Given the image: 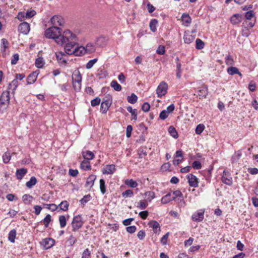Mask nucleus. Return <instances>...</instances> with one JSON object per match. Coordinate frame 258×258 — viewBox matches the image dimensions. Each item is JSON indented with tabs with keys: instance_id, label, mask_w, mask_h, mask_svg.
<instances>
[{
	"instance_id": "nucleus-21",
	"label": "nucleus",
	"mask_w": 258,
	"mask_h": 258,
	"mask_svg": "<svg viewBox=\"0 0 258 258\" xmlns=\"http://www.w3.org/2000/svg\"><path fill=\"white\" fill-rule=\"evenodd\" d=\"M181 21L183 26L187 27L190 24L191 19L188 14L184 13L181 16Z\"/></svg>"
},
{
	"instance_id": "nucleus-37",
	"label": "nucleus",
	"mask_w": 258,
	"mask_h": 258,
	"mask_svg": "<svg viewBox=\"0 0 258 258\" xmlns=\"http://www.w3.org/2000/svg\"><path fill=\"white\" fill-rule=\"evenodd\" d=\"M124 183L126 185L133 188L136 187L138 185V183L136 181L132 179L125 180Z\"/></svg>"
},
{
	"instance_id": "nucleus-15",
	"label": "nucleus",
	"mask_w": 258,
	"mask_h": 258,
	"mask_svg": "<svg viewBox=\"0 0 258 258\" xmlns=\"http://www.w3.org/2000/svg\"><path fill=\"white\" fill-rule=\"evenodd\" d=\"M198 93L200 98H206L208 94V86L205 84L202 85V86L198 88Z\"/></svg>"
},
{
	"instance_id": "nucleus-6",
	"label": "nucleus",
	"mask_w": 258,
	"mask_h": 258,
	"mask_svg": "<svg viewBox=\"0 0 258 258\" xmlns=\"http://www.w3.org/2000/svg\"><path fill=\"white\" fill-rule=\"evenodd\" d=\"M96 50L95 46L92 43H88L86 47L82 46H79V56L83 55L85 53H92L95 52Z\"/></svg>"
},
{
	"instance_id": "nucleus-26",
	"label": "nucleus",
	"mask_w": 258,
	"mask_h": 258,
	"mask_svg": "<svg viewBox=\"0 0 258 258\" xmlns=\"http://www.w3.org/2000/svg\"><path fill=\"white\" fill-rule=\"evenodd\" d=\"M27 170L25 168H21L17 170L16 175L18 179H22L27 173Z\"/></svg>"
},
{
	"instance_id": "nucleus-9",
	"label": "nucleus",
	"mask_w": 258,
	"mask_h": 258,
	"mask_svg": "<svg viewBox=\"0 0 258 258\" xmlns=\"http://www.w3.org/2000/svg\"><path fill=\"white\" fill-rule=\"evenodd\" d=\"M51 23L53 26H62L65 23L64 19L61 16L55 15L51 19Z\"/></svg>"
},
{
	"instance_id": "nucleus-46",
	"label": "nucleus",
	"mask_w": 258,
	"mask_h": 258,
	"mask_svg": "<svg viewBox=\"0 0 258 258\" xmlns=\"http://www.w3.org/2000/svg\"><path fill=\"white\" fill-rule=\"evenodd\" d=\"M100 189L101 193L104 194L106 192L105 182L103 179L100 180Z\"/></svg>"
},
{
	"instance_id": "nucleus-57",
	"label": "nucleus",
	"mask_w": 258,
	"mask_h": 258,
	"mask_svg": "<svg viewBox=\"0 0 258 258\" xmlns=\"http://www.w3.org/2000/svg\"><path fill=\"white\" fill-rule=\"evenodd\" d=\"M148 206V204L144 201H141L138 203L137 207L140 209L144 210Z\"/></svg>"
},
{
	"instance_id": "nucleus-8",
	"label": "nucleus",
	"mask_w": 258,
	"mask_h": 258,
	"mask_svg": "<svg viewBox=\"0 0 258 258\" xmlns=\"http://www.w3.org/2000/svg\"><path fill=\"white\" fill-rule=\"evenodd\" d=\"M25 78V75L23 74H17L16 76V79L14 80L9 84L8 90H12V92L14 93L18 86L17 80H22Z\"/></svg>"
},
{
	"instance_id": "nucleus-19",
	"label": "nucleus",
	"mask_w": 258,
	"mask_h": 258,
	"mask_svg": "<svg viewBox=\"0 0 258 258\" xmlns=\"http://www.w3.org/2000/svg\"><path fill=\"white\" fill-rule=\"evenodd\" d=\"M115 171V166L113 164L107 165L102 169V173L104 174H112Z\"/></svg>"
},
{
	"instance_id": "nucleus-5",
	"label": "nucleus",
	"mask_w": 258,
	"mask_h": 258,
	"mask_svg": "<svg viewBox=\"0 0 258 258\" xmlns=\"http://www.w3.org/2000/svg\"><path fill=\"white\" fill-rule=\"evenodd\" d=\"M83 221L80 215L75 216L72 222V230L74 232L78 231L83 225Z\"/></svg>"
},
{
	"instance_id": "nucleus-35",
	"label": "nucleus",
	"mask_w": 258,
	"mask_h": 258,
	"mask_svg": "<svg viewBox=\"0 0 258 258\" xmlns=\"http://www.w3.org/2000/svg\"><path fill=\"white\" fill-rule=\"evenodd\" d=\"M16 230L15 229H13L9 233L8 235V239L12 243L15 242V238L16 236Z\"/></svg>"
},
{
	"instance_id": "nucleus-47",
	"label": "nucleus",
	"mask_w": 258,
	"mask_h": 258,
	"mask_svg": "<svg viewBox=\"0 0 258 258\" xmlns=\"http://www.w3.org/2000/svg\"><path fill=\"white\" fill-rule=\"evenodd\" d=\"M59 222L61 228H63L66 226L67 220L66 217L63 215H61L59 217Z\"/></svg>"
},
{
	"instance_id": "nucleus-24",
	"label": "nucleus",
	"mask_w": 258,
	"mask_h": 258,
	"mask_svg": "<svg viewBox=\"0 0 258 258\" xmlns=\"http://www.w3.org/2000/svg\"><path fill=\"white\" fill-rule=\"evenodd\" d=\"M96 179V176L94 174L90 175L87 178L85 186L92 187L94 185V181Z\"/></svg>"
},
{
	"instance_id": "nucleus-45",
	"label": "nucleus",
	"mask_w": 258,
	"mask_h": 258,
	"mask_svg": "<svg viewBox=\"0 0 258 258\" xmlns=\"http://www.w3.org/2000/svg\"><path fill=\"white\" fill-rule=\"evenodd\" d=\"M69 205L68 202L67 201H64L60 203L59 206L61 210L63 211H67L68 210Z\"/></svg>"
},
{
	"instance_id": "nucleus-2",
	"label": "nucleus",
	"mask_w": 258,
	"mask_h": 258,
	"mask_svg": "<svg viewBox=\"0 0 258 258\" xmlns=\"http://www.w3.org/2000/svg\"><path fill=\"white\" fill-rule=\"evenodd\" d=\"M61 29L56 26H53L47 29L45 31V36L47 38L53 39L57 44V40L60 37Z\"/></svg>"
},
{
	"instance_id": "nucleus-13",
	"label": "nucleus",
	"mask_w": 258,
	"mask_h": 258,
	"mask_svg": "<svg viewBox=\"0 0 258 258\" xmlns=\"http://www.w3.org/2000/svg\"><path fill=\"white\" fill-rule=\"evenodd\" d=\"M186 178L189 186L196 187L198 186L199 181L196 176L192 174H189L186 175Z\"/></svg>"
},
{
	"instance_id": "nucleus-60",
	"label": "nucleus",
	"mask_w": 258,
	"mask_h": 258,
	"mask_svg": "<svg viewBox=\"0 0 258 258\" xmlns=\"http://www.w3.org/2000/svg\"><path fill=\"white\" fill-rule=\"evenodd\" d=\"M192 167L196 169H200L202 168V164L199 161H195L192 164Z\"/></svg>"
},
{
	"instance_id": "nucleus-55",
	"label": "nucleus",
	"mask_w": 258,
	"mask_h": 258,
	"mask_svg": "<svg viewBox=\"0 0 258 258\" xmlns=\"http://www.w3.org/2000/svg\"><path fill=\"white\" fill-rule=\"evenodd\" d=\"M225 63L227 65L232 66L234 63V60L231 55H227L225 58Z\"/></svg>"
},
{
	"instance_id": "nucleus-62",
	"label": "nucleus",
	"mask_w": 258,
	"mask_h": 258,
	"mask_svg": "<svg viewBox=\"0 0 258 258\" xmlns=\"http://www.w3.org/2000/svg\"><path fill=\"white\" fill-rule=\"evenodd\" d=\"M91 253L88 248L84 250L82 254V258H89Z\"/></svg>"
},
{
	"instance_id": "nucleus-4",
	"label": "nucleus",
	"mask_w": 258,
	"mask_h": 258,
	"mask_svg": "<svg viewBox=\"0 0 258 258\" xmlns=\"http://www.w3.org/2000/svg\"><path fill=\"white\" fill-rule=\"evenodd\" d=\"M78 42H75L74 43H68L64 45V52L68 55L74 54L76 56H79V47H76Z\"/></svg>"
},
{
	"instance_id": "nucleus-42",
	"label": "nucleus",
	"mask_w": 258,
	"mask_h": 258,
	"mask_svg": "<svg viewBox=\"0 0 258 258\" xmlns=\"http://www.w3.org/2000/svg\"><path fill=\"white\" fill-rule=\"evenodd\" d=\"M110 85L115 91H119L121 90V86L115 80L112 81Z\"/></svg>"
},
{
	"instance_id": "nucleus-64",
	"label": "nucleus",
	"mask_w": 258,
	"mask_h": 258,
	"mask_svg": "<svg viewBox=\"0 0 258 258\" xmlns=\"http://www.w3.org/2000/svg\"><path fill=\"white\" fill-rule=\"evenodd\" d=\"M169 232L166 233L161 239V243L163 245L167 244V239L169 236Z\"/></svg>"
},
{
	"instance_id": "nucleus-36",
	"label": "nucleus",
	"mask_w": 258,
	"mask_h": 258,
	"mask_svg": "<svg viewBox=\"0 0 258 258\" xmlns=\"http://www.w3.org/2000/svg\"><path fill=\"white\" fill-rule=\"evenodd\" d=\"M145 196L147 197V201L150 202L155 197L154 192L152 191H147L144 194Z\"/></svg>"
},
{
	"instance_id": "nucleus-3",
	"label": "nucleus",
	"mask_w": 258,
	"mask_h": 258,
	"mask_svg": "<svg viewBox=\"0 0 258 258\" xmlns=\"http://www.w3.org/2000/svg\"><path fill=\"white\" fill-rule=\"evenodd\" d=\"M11 90L5 91L0 97V111L3 112L8 107L10 102V93Z\"/></svg>"
},
{
	"instance_id": "nucleus-28",
	"label": "nucleus",
	"mask_w": 258,
	"mask_h": 258,
	"mask_svg": "<svg viewBox=\"0 0 258 258\" xmlns=\"http://www.w3.org/2000/svg\"><path fill=\"white\" fill-rule=\"evenodd\" d=\"M12 158L11 153L9 152H6L2 156L3 161L5 164L9 163Z\"/></svg>"
},
{
	"instance_id": "nucleus-61",
	"label": "nucleus",
	"mask_w": 258,
	"mask_h": 258,
	"mask_svg": "<svg viewBox=\"0 0 258 258\" xmlns=\"http://www.w3.org/2000/svg\"><path fill=\"white\" fill-rule=\"evenodd\" d=\"M101 100L99 97H96L91 101V104L92 106L98 105L100 103Z\"/></svg>"
},
{
	"instance_id": "nucleus-17",
	"label": "nucleus",
	"mask_w": 258,
	"mask_h": 258,
	"mask_svg": "<svg viewBox=\"0 0 258 258\" xmlns=\"http://www.w3.org/2000/svg\"><path fill=\"white\" fill-rule=\"evenodd\" d=\"M18 30L20 33L27 34L30 31V25L27 22H23L19 25Z\"/></svg>"
},
{
	"instance_id": "nucleus-14",
	"label": "nucleus",
	"mask_w": 258,
	"mask_h": 258,
	"mask_svg": "<svg viewBox=\"0 0 258 258\" xmlns=\"http://www.w3.org/2000/svg\"><path fill=\"white\" fill-rule=\"evenodd\" d=\"M172 195L173 196L172 198V200L176 201L178 203H184L183 194L180 190H176L174 191Z\"/></svg>"
},
{
	"instance_id": "nucleus-59",
	"label": "nucleus",
	"mask_w": 258,
	"mask_h": 258,
	"mask_svg": "<svg viewBox=\"0 0 258 258\" xmlns=\"http://www.w3.org/2000/svg\"><path fill=\"white\" fill-rule=\"evenodd\" d=\"M168 115L169 114L165 110H163L160 112L159 117L162 120H165L168 117Z\"/></svg>"
},
{
	"instance_id": "nucleus-32",
	"label": "nucleus",
	"mask_w": 258,
	"mask_h": 258,
	"mask_svg": "<svg viewBox=\"0 0 258 258\" xmlns=\"http://www.w3.org/2000/svg\"><path fill=\"white\" fill-rule=\"evenodd\" d=\"M33 199V198L32 196L27 194H25L22 197V200L26 205L31 204Z\"/></svg>"
},
{
	"instance_id": "nucleus-39",
	"label": "nucleus",
	"mask_w": 258,
	"mask_h": 258,
	"mask_svg": "<svg viewBox=\"0 0 258 258\" xmlns=\"http://www.w3.org/2000/svg\"><path fill=\"white\" fill-rule=\"evenodd\" d=\"M127 100L129 103L135 104L138 100V97L135 94L132 93L131 96L127 97Z\"/></svg>"
},
{
	"instance_id": "nucleus-31",
	"label": "nucleus",
	"mask_w": 258,
	"mask_h": 258,
	"mask_svg": "<svg viewBox=\"0 0 258 258\" xmlns=\"http://www.w3.org/2000/svg\"><path fill=\"white\" fill-rule=\"evenodd\" d=\"M195 38L189 33H185L183 36L184 41L185 43L189 44L192 42Z\"/></svg>"
},
{
	"instance_id": "nucleus-16",
	"label": "nucleus",
	"mask_w": 258,
	"mask_h": 258,
	"mask_svg": "<svg viewBox=\"0 0 258 258\" xmlns=\"http://www.w3.org/2000/svg\"><path fill=\"white\" fill-rule=\"evenodd\" d=\"M204 211L202 210H200L195 213H194L192 216V220L194 221L200 222L203 220L204 219Z\"/></svg>"
},
{
	"instance_id": "nucleus-38",
	"label": "nucleus",
	"mask_w": 258,
	"mask_h": 258,
	"mask_svg": "<svg viewBox=\"0 0 258 258\" xmlns=\"http://www.w3.org/2000/svg\"><path fill=\"white\" fill-rule=\"evenodd\" d=\"M36 178L34 176H32L31 177L30 180L26 182V185L27 187L31 188L33 186L36 184Z\"/></svg>"
},
{
	"instance_id": "nucleus-22",
	"label": "nucleus",
	"mask_w": 258,
	"mask_h": 258,
	"mask_svg": "<svg viewBox=\"0 0 258 258\" xmlns=\"http://www.w3.org/2000/svg\"><path fill=\"white\" fill-rule=\"evenodd\" d=\"M37 71L33 72L32 73L30 74L27 79V82L28 84H32L36 80L37 76L38 75Z\"/></svg>"
},
{
	"instance_id": "nucleus-11",
	"label": "nucleus",
	"mask_w": 258,
	"mask_h": 258,
	"mask_svg": "<svg viewBox=\"0 0 258 258\" xmlns=\"http://www.w3.org/2000/svg\"><path fill=\"white\" fill-rule=\"evenodd\" d=\"M221 179L224 183L228 185H232L233 183V180L231 174L229 172H227L225 170L223 171Z\"/></svg>"
},
{
	"instance_id": "nucleus-23",
	"label": "nucleus",
	"mask_w": 258,
	"mask_h": 258,
	"mask_svg": "<svg viewBox=\"0 0 258 258\" xmlns=\"http://www.w3.org/2000/svg\"><path fill=\"white\" fill-rule=\"evenodd\" d=\"M242 21V16L239 14H234L231 18L230 21L233 25L237 24Z\"/></svg>"
},
{
	"instance_id": "nucleus-44",
	"label": "nucleus",
	"mask_w": 258,
	"mask_h": 258,
	"mask_svg": "<svg viewBox=\"0 0 258 258\" xmlns=\"http://www.w3.org/2000/svg\"><path fill=\"white\" fill-rule=\"evenodd\" d=\"M127 110L130 112L133 116V119H137V110L136 109H133L131 106L127 107Z\"/></svg>"
},
{
	"instance_id": "nucleus-18",
	"label": "nucleus",
	"mask_w": 258,
	"mask_h": 258,
	"mask_svg": "<svg viewBox=\"0 0 258 258\" xmlns=\"http://www.w3.org/2000/svg\"><path fill=\"white\" fill-rule=\"evenodd\" d=\"M55 55L56 59L60 64H65L67 63V60L65 58V56H66L65 52L58 51L55 53Z\"/></svg>"
},
{
	"instance_id": "nucleus-53",
	"label": "nucleus",
	"mask_w": 258,
	"mask_h": 258,
	"mask_svg": "<svg viewBox=\"0 0 258 258\" xmlns=\"http://www.w3.org/2000/svg\"><path fill=\"white\" fill-rule=\"evenodd\" d=\"M97 58H94L89 60L86 64V68L87 69H91L93 65L97 61Z\"/></svg>"
},
{
	"instance_id": "nucleus-30",
	"label": "nucleus",
	"mask_w": 258,
	"mask_h": 258,
	"mask_svg": "<svg viewBox=\"0 0 258 258\" xmlns=\"http://www.w3.org/2000/svg\"><path fill=\"white\" fill-rule=\"evenodd\" d=\"M228 73L230 75L234 74H238L239 76H241L242 74L239 72L238 69L236 67H231L227 69Z\"/></svg>"
},
{
	"instance_id": "nucleus-25",
	"label": "nucleus",
	"mask_w": 258,
	"mask_h": 258,
	"mask_svg": "<svg viewBox=\"0 0 258 258\" xmlns=\"http://www.w3.org/2000/svg\"><path fill=\"white\" fill-rule=\"evenodd\" d=\"M82 156L85 159V160L89 161L92 160L94 157V155L93 152L90 151H85L82 152Z\"/></svg>"
},
{
	"instance_id": "nucleus-10",
	"label": "nucleus",
	"mask_w": 258,
	"mask_h": 258,
	"mask_svg": "<svg viewBox=\"0 0 258 258\" xmlns=\"http://www.w3.org/2000/svg\"><path fill=\"white\" fill-rule=\"evenodd\" d=\"M112 103V100L108 98L106 100H103L101 104L100 112L102 113H105Z\"/></svg>"
},
{
	"instance_id": "nucleus-50",
	"label": "nucleus",
	"mask_w": 258,
	"mask_h": 258,
	"mask_svg": "<svg viewBox=\"0 0 258 258\" xmlns=\"http://www.w3.org/2000/svg\"><path fill=\"white\" fill-rule=\"evenodd\" d=\"M157 21L155 19L152 20L150 23V28L152 31L155 32L156 30Z\"/></svg>"
},
{
	"instance_id": "nucleus-54",
	"label": "nucleus",
	"mask_w": 258,
	"mask_h": 258,
	"mask_svg": "<svg viewBox=\"0 0 258 258\" xmlns=\"http://www.w3.org/2000/svg\"><path fill=\"white\" fill-rule=\"evenodd\" d=\"M43 221L45 227L46 228L48 227V225L51 221V216L49 214H47L44 218Z\"/></svg>"
},
{
	"instance_id": "nucleus-41",
	"label": "nucleus",
	"mask_w": 258,
	"mask_h": 258,
	"mask_svg": "<svg viewBox=\"0 0 258 258\" xmlns=\"http://www.w3.org/2000/svg\"><path fill=\"white\" fill-rule=\"evenodd\" d=\"M241 156V153L240 151L235 152L231 158V161L233 163L237 162Z\"/></svg>"
},
{
	"instance_id": "nucleus-29",
	"label": "nucleus",
	"mask_w": 258,
	"mask_h": 258,
	"mask_svg": "<svg viewBox=\"0 0 258 258\" xmlns=\"http://www.w3.org/2000/svg\"><path fill=\"white\" fill-rule=\"evenodd\" d=\"M72 81L74 82H82V76L79 72L77 71L75 72L72 75Z\"/></svg>"
},
{
	"instance_id": "nucleus-56",
	"label": "nucleus",
	"mask_w": 258,
	"mask_h": 258,
	"mask_svg": "<svg viewBox=\"0 0 258 258\" xmlns=\"http://www.w3.org/2000/svg\"><path fill=\"white\" fill-rule=\"evenodd\" d=\"M133 195V191L132 190L127 189L122 193L123 197L126 198L128 197H131Z\"/></svg>"
},
{
	"instance_id": "nucleus-33",
	"label": "nucleus",
	"mask_w": 258,
	"mask_h": 258,
	"mask_svg": "<svg viewBox=\"0 0 258 258\" xmlns=\"http://www.w3.org/2000/svg\"><path fill=\"white\" fill-rule=\"evenodd\" d=\"M81 168L84 170H89L91 168L90 162L87 160H84L81 163Z\"/></svg>"
},
{
	"instance_id": "nucleus-20",
	"label": "nucleus",
	"mask_w": 258,
	"mask_h": 258,
	"mask_svg": "<svg viewBox=\"0 0 258 258\" xmlns=\"http://www.w3.org/2000/svg\"><path fill=\"white\" fill-rule=\"evenodd\" d=\"M149 227L152 228L154 233L159 234L160 232L159 224L156 221H152L148 223Z\"/></svg>"
},
{
	"instance_id": "nucleus-27",
	"label": "nucleus",
	"mask_w": 258,
	"mask_h": 258,
	"mask_svg": "<svg viewBox=\"0 0 258 258\" xmlns=\"http://www.w3.org/2000/svg\"><path fill=\"white\" fill-rule=\"evenodd\" d=\"M77 238L74 236L73 234H71L67 238L66 243L68 246H72L77 242Z\"/></svg>"
},
{
	"instance_id": "nucleus-63",
	"label": "nucleus",
	"mask_w": 258,
	"mask_h": 258,
	"mask_svg": "<svg viewBox=\"0 0 258 258\" xmlns=\"http://www.w3.org/2000/svg\"><path fill=\"white\" fill-rule=\"evenodd\" d=\"M73 86L74 89L76 91H79L81 90V83L73 82Z\"/></svg>"
},
{
	"instance_id": "nucleus-51",
	"label": "nucleus",
	"mask_w": 258,
	"mask_h": 258,
	"mask_svg": "<svg viewBox=\"0 0 258 258\" xmlns=\"http://www.w3.org/2000/svg\"><path fill=\"white\" fill-rule=\"evenodd\" d=\"M44 206L46 208L50 210V211L53 212L57 210L58 208V206L54 204H44Z\"/></svg>"
},
{
	"instance_id": "nucleus-7",
	"label": "nucleus",
	"mask_w": 258,
	"mask_h": 258,
	"mask_svg": "<svg viewBox=\"0 0 258 258\" xmlns=\"http://www.w3.org/2000/svg\"><path fill=\"white\" fill-rule=\"evenodd\" d=\"M168 84L164 81L160 82L156 89V94L158 97H161L164 96L167 91Z\"/></svg>"
},
{
	"instance_id": "nucleus-49",
	"label": "nucleus",
	"mask_w": 258,
	"mask_h": 258,
	"mask_svg": "<svg viewBox=\"0 0 258 258\" xmlns=\"http://www.w3.org/2000/svg\"><path fill=\"white\" fill-rule=\"evenodd\" d=\"M196 48L198 49H201L204 47L205 44L204 42L200 39H197L196 41Z\"/></svg>"
},
{
	"instance_id": "nucleus-1",
	"label": "nucleus",
	"mask_w": 258,
	"mask_h": 258,
	"mask_svg": "<svg viewBox=\"0 0 258 258\" xmlns=\"http://www.w3.org/2000/svg\"><path fill=\"white\" fill-rule=\"evenodd\" d=\"M78 42L77 35L69 30H64L57 40V44L60 45Z\"/></svg>"
},
{
	"instance_id": "nucleus-34",
	"label": "nucleus",
	"mask_w": 258,
	"mask_h": 258,
	"mask_svg": "<svg viewBox=\"0 0 258 258\" xmlns=\"http://www.w3.org/2000/svg\"><path fill=\"white\" fill-rule=\"evenodd\" d=\"M171 195V192H170L168 193L167 195L164 196L161 198V203L163 204H166L172 201V198H170Z\"/></svg>"
},
{
	"instance_id": "nucleus-58",
	"label": "nucleus",
	"mask_w": 258,
	"mask_h": 258,
	"mask_svg": "<svg viewBox=\"0 0 258 258\" xmlns=\"http://www.w3.org/2000/svg\"><path fill=\"white\" fill-rule=\"evenodd\" d=\"M245 17L248 20H250L252 18H254V13L252 11H249L245 14Z\"/></svg>"
},
{
	"instance_id": "nucleus-48",
	"label": "nucleus",
	"mask_w": 258,
	"mask_h": 258,
	"mask_svg": "<svg viewBox=\"0 0 258 258\" xmlns=\"http://www.w3.org/2000/svg\"><path fill=\"white\" fill-rule=\"evenodd\" d=\"M2 42V51L5 52L6 48L9 46V42L6 38H3L1 40Z\"/></svg>"
},
{
	"instance_id": "nucleus-52",
	"label": "nucleus",
	"mask_w": 258,
	"mask_h": 258,
	"mask_svg": "<svg viewBox=\"0 0 258 258\" xmlns=\"http://www.w3.org/2000/svg\"><path fill=\"white\" fill-rule=\"evenodd\" d=\"M205 125L203 124H198L196 128V133L198 135H200L204 130Z\"/></svg>"
},
{
	"instance_id": "nucleus-40",
	"label": "nucleus",
	"mask_w": 258,
	"mask_h": 258,
	"mask_svg": "<svg viewBox=\"0 0 258 258\" xmlns=\"http://www.w3.org/2000/svg\"><path fill=\"white\" fill-rule=\"evenodd\" d=\"M168 132L170 135L175 139L178 138V134L175 128L173 126H170L168 128Z\"/></svg>"
},
{
	"instance_id": "nucleus-12",
	"label": "nucleus",
	"mask_w": 258,
	"mask_h": 258,
	"mask_svg": "<svg viewBox=\"0 0 258 258\" xmlns=\"http://www.w3.org/2000/svg\"><path fill=\"white\" fill-rule=\"evenodd\" d=\"M54 243V240L51 238H44L40 242L41 245L46 249L51 247Z\"/></svg>"
},
{
	"instance_id": "nucleus-43",
	"label": "nucleus",
	"mask_w": 258,
	"mask_h": 258,
	"mask_svg": "<svg viewBox=\"0 0 258 258\" xmlns=\"http://www.w3.org/2000/svg\"><path fill=\"white\" fill-rule=\"evenodd\" d=\"M45 62L42 57H38L36 59L35 65L38 68H41L44 66Z\"/></svg>"
}]
</instances>
